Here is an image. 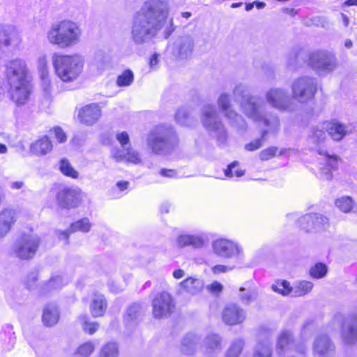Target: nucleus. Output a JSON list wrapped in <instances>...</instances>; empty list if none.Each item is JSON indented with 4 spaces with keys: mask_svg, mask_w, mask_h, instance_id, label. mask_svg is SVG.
Here are the masks:
<instances>
[{
    "mask_svg": "<svg viewBox=\"0 0 357 357\" xmlns=\"http://www.w3.org/2000/svg\"><path fill=\"white\" fill-rule=\"evenodd\" d=\"M6 77L10 86L8 91L10 99L17 105L26 103L32 87L24 61L18 59L10 61L6 68Z\"/></svg>",
    "mask_w": 357,
    "mask_h": 357,
    "instance_id": "nucleus-1",
    "label": "nucleus"
},
{
    "mask_svg": "<svg viewBox=\"0 0 357 357\" xmlns=\"http://www.w3.org/2000/svg\"><path fill=\"white\" fill-rule=\"evenodd\" d=\"M142 10L145 22L148 25L151 24V26L146 30V34L155 33L162 29L166 23L169 26L165 29V38H168L174 31L173 19L169 18L168 10L162 1L149 0L145 2Z\"/></svg>",
    "mask_w": 357,
    "mask_h": 357,
    "instance_id": "nucleus-2",
    "label": "nucleus"
},
{
    "mask_svg": "<svg viewBox=\"0 0 357 357\" xmlns=\"http://www.w3.org/2000/svg\"><path fill=\"white\" fill-rule=\"evenodd\" d=\"M81 29L79 25L69 20L53 24L47 33L49 43L61 48L70 47L79 40Z\"/></svg>",
    "mask_w": 357,
    "mask_h": 357,
    "instance_id": "nucleus-3",
    "label": "nucleus"
},
{
    "mask_svg": "<svg viewBox=\"0 0 357 357\" xmlns=\"http://www.w3.org/2000/svg\"><path fill=\"white\" fill-rule=\"evenodd\" d=\"M52 64L55 74L61 81L71 82L82 73L84 59L78 54H54Z\"/></svg>",
    "mask_w": 357,
    "mask_h": 357,
    "instance_id": "nucleus-4",
    "label": "nucleus"
},
{
    "mask_svg": "<svg viewBox=\"0 0 357 357\" xmlns=\"http://www.w3.org/2000/svg\"><path fill=\"white\" fill-rule=\"evenodd\" d=\"M178 143L174 132L162 125L155 126L147 137V146L156 155L173 150Z\"/></svg>",
    "mask_w": 357,
    "mask_h": 357,
    "instance_id": "nucleus-5",
    "label": "nucleus"
},
{
    "mask_svg": "<svg viewBox=\"0 0 357 357\" xmlns=\"http://www.w3.org/2000/svg\"><path fill=\"white\" fill-rule=\"evenodd\" d=\"M152 315L156 319L171 317L176 311V301L167 291L155 294L151 300Z\"/></svg>",
    "mask_w": 357,
    "mask_h": 357,
    "instance_id": "nucleus-6",
    "label": "nucleus"
},
{
    "mask_svg": "<svg viewBox=\"0 0 357 357\" xmlns=\"http://www.w3.org/2000/svg\"><path fill=\"white\" fill-rule=\"evenodd\" d=\"M305 64L317 73L332 72L337 66L335 56L326 50L311 52L305 61Z\"/></svg>",
    "mask_w": 357,
    "mask_h": 357,
    "instance_id": "nucleus-7",
    "label": "nucleus"
},
{
    "mask_svg": "<svg viewBox=\"0 0 357 357\" xmlns=\"http://www.w3.org/2000/svg\"><path fill=\"white\" fill-rule=\"evenodd\" d=\"M292 98L301 102H307L314 98L318 90L317 82L314 77L303 76L292 85Z\"/></svg>",
    "mask_w": 357,
    "mask_h": 357,
    "instance_id": "nucleus-8",
    "label": "nucleus"
},
{
    "mask_svg": "<svg viewBox=\"0 0 357 357\" xmlns=\"http://www.w3.org/2000/svg\"><path fill=\"white\" fill-rule=\"evenodd\" d=\"M40 243V238L31 234H23L15 243V255L21 260H30L35 257Z\"/></svg>",
    "mask_w": 357,
    "mask_h": 357,
    "instance_id": "nucleus-9",
    "label": "nucleus"
},
{
    "mask_svg": "<svg viewBox=\"0 0 357 357\" xmlns=\"http://www.w3.org/2000/svg\"><path fill=\"white\" fill-rule=\"evenodd\" d=\"M83 192L80 188L64 187L57 191L55 199L57 206L63 210L77 208L82 203Z\"/></svg>",
    "mask_w": 357,
    "mask_h": 357,
    "instance_id": "nucleus-10",
    "label": "nucleus"
},
{
    "mask_svg": "<svg viewBox=\"0 0 357 357\" xmlns=\"http://www.w3.org/2000/svg\"><path fill=\"white\" fill-rule=\"evenodd\" d=\"M328 218L319 213H309L297 220L298 228L305 232L322 231L329 227Z\"/></svg>",
    "mask_w": 357,
    "mask_h": 357,
    "instance_id": "nucleus-11",
    "label": "nucleus"
},
{
    "mask_svg": "<svg viewBox=\"0 0 357 357\" xmlns=\"http://www.w3.org/2000/svg\"><path fill=\"white\" fill-rule=\"evenodd\" d=\"M221 318L225 325L235 326L244 322L246 319L245 310L235 303H228L222 309Z\"/></svg>",
    "mask_w": 357,
    "mask_h": 357,
    "instance_id": "nucleus-12",
    "label": "nucleus"
},
{
    "mask_svg": "<svg viewBox=\"0 0 357 357\" xmlns=\"http://www.w3.org/2000/svg\"><path fill=\"white\" fill-rule=\"evenodd\" d=\"M102 116L101 107L98 103H90L81 107L78 112L79 121L86 126L96 123Z\"/></svg>",
    "mask_w": 357,
    "mask_h": 357,
    "instance_id": "nucleus-13",
    "label": "nucleus"
},
{
    "mask_svg": "<svg viewBox=\"0 0 357 357\" xmlns=\"http://www.w3.org/2000/svg\"><path fill=\"white\" fill-rule=\"evenodd\" d=\"M321 125L328 135L335 142L341 141L349 133L347 126L335 119L324 121Z\"/></svg>",
    "mask_w": 357,
    "mask_h": 357,
    "instance_id": "nucleus-14",
    "label": "nucleus"
},
{
    "mask_svg": "<svg viewBox=\"0 0 357 357\" xmlns=\"http://www.w3.org/2000/svg\"><path fill=\"white\" fill-rule=\"evenodd\" d=\"M61 319V310L58 304L48 303L44 305L41 316L43 324L48 328L56 326Z\"/></svg>",
    "mask_w": 357,
    "mask_h": 357,
    "instance_id": "nucleus-15",
    "label": "nucleus"
},
{
    "mask_svg": "<svg viewBox=\"0 0 357 357\" xmlns=\"http://www.w3.org/2000/svg\"><path fill=\"white\" fill-rule=\"evenodd\" d=\"M313 351L319 357H330L335 351V346L328 336L320 335L314 340Z\"/></svg>",
    "mask_w": 357,
    "mask_h": 357,
    "instance_id": "nucleus-16",
    "label": "nucleus"
},
{
    "mask_svg": "<svg viewBox=\"0 0 357 357\" xmlns=\"http://www.w3.org/2000/svg\"><path fill=\"white\" fill-rule=\"evenodd\" d=\"M17 221V212L10 208H5L0 212V237L6 236Z\"/></svg>",
    "mask_w": 357,
    "mask_h": 357,
    "instance_id": "nucleus-17",
    "label": "nucleus"
},
{
    "mask_svg": "<svg viewBox=\"0 0 357 357\" xmlns=\"http://www.w3.org/2000/svg\"><path fill=\"white\" fill-rule=\"evenodd\" d=\"M212 247L216 255L225 258L232 257L237 252L236 245L232 241L224 238L213 241Z\"/></svg>",
    "mask_w": 357,
    "mask_h": 357,
    "instance_id": "nucleus-18",
    "label": "nucleus"
},
{
    "mask_svg": "<svg viewBox=\"0 0 357 357\" xmlns=\"http://www.w3.org/2000/svg\"><path fill=\"white\" fill-rule=\"evenodd\" d=\"M21 41V37L15 28L11 26L0 27V47L11 45L17 47Z\"/></svg>",
    "mask_w": 357,
    "mask_h": 357,
    "instance_id": "nucleus-19",
    "label": "nucleus"
},
{
    "mask_svg": "<svg viewBox=\"0 0 357 357\" xmlns=\"http://www.w3.org/2000/svg\"><path fill=\"white\" fill-rule=\"evenodd\" d=\"M108 303L102 294H95L90 304V312L93 318L102 317L106 314Z\"/></svg>",
    "mask_w": 357,
    "mask_h": 357,
    "instance_id": "nucleus-20",
    "label": "nucleus"
},
{
    "mask_svg": "<svg viewBox=\"0 0 357 357\" xmlns=\"http://www.w3.org/2000/svg\"><path fill=\"white\" fill-rule=\"evenodd\" d=\"M52 142L47 135L40 137L30 146V151L36 155H44L52 150Z\"/></svg>",
    "mask_w": 357,
    "mask_h": 357,
    "instance_id": "nucleus-21",
    "label": "nucleus"
},
{
    "mask_svg": "<svg viewBox=\"0 0 357 357\" xmlns=\"http://www.w3.org/2000/svg\"><path fill=\"white\" fill-rule=\"evenodd\" d=\"M203 289L204 282L192 277H188L180 283V289L192 295L199 294Z\"/></svg>",
    "mask_w": 357,
    "mask_h": 357,
    "instance_id": "nucleus-22",
    "label": "nucleus"
},
{
    "mask_svg": "<svg viewBox=\"0 0 357 357\" xmlns=\"http://www.w3.org/2000/svg\"><path fill=\"white\" fill-rule=\"evenodd\" d=\"M287 96L280 89H270L266 94V99L268 102L273 107L283 109L286 107Z\"/></svg>",
    "mask_w": 357,
    "mask_h": 357,
    "instance_id": "nucleus-23",
    "label": "nucleus"
},
{
    "mask_svg": "<svg viewBox=\"0 0 357 357\" xmlns=\"http://www.w3.org/2000/svg\"><path fill=\"white\" fill-rule=\"evenodd\" d=\"M335 205L342 213H349L353 211L356 202L350 196H342L335 200Z\"/></svg>",
    "mask_w": 357,
    "mask_h": 357,
    "instance_id": "nucleus-24",
    "label": "nucleus"
},
{
    "mask_svg": "<svg viewBox=\"0 0 357 357\" xmlns=\"http://www.w3.org/2000/svg\"><path fill=\"white\" fill-rule=\"evenodd\" d=\"M59 171L65 176L77 179L79 178V172L72 166L67 158H61L59 161Z\"/></svg>",
    "mask_w": 357,
    "mask_h": 357,
    "instance_id": "nucleus-25",
    "label": "nucleus"
},
{
    "mask_svg": "<svg viewBox=\"0 0 357 357\" xmlns=\"http://www.w3.org/2000/svg\"><path fill=\"white\" fill-rule=\"evenodd\" d=\"M328 271V266L323 262H317L309 269L308 274L313 279L324 278Z\"/></svg>",
    "mask_w": 357,
    "mask_h": 357,
    "instance_id": "nucleus-26",
    "label": "nucleus"
},
{
    "mask_svg": "<svg viewBox=\"0 0 357 357\" xmlns=\"http://www.w3.org/2000/svg\"><path fill=\"white\" fill-rule=\"evenodd\" d=\"M294 337L291 332L282 331L278 337L276 349L278 351H284L285 348L293 342Z\"/></svg>",
    "mask_w": 357,
    "mask_h": 357,
    "instance_id": "nucleus-27",
    "label": "nucleus"
},
{
    "mask_svg": "<svg viewBox=\"0 0 357 357\" xmlns=\"http://www.w3.org/2000/svg\"><path fill=\"white\" fill-rule=\"evenodd\" d=\"M218 105L220 109L225 112V116L228 119H234L237 117L238 114L234 110L230 109V102L227 95L222 94L218 99Z\"/></svg>",
    "mask_w": 357,
    "mask_h": 357,
    "instance_id": "nucleus-28",
    "label": "nucleus"
},
{
    "mask_svg": "<svg viewBox=\"0 0 357 357\" xmlns=\"http://www.w3.org/2000/svg\"><path fill=\"white\" fill-rule=\"evenodd\" d=\"M314 285L313 283L307 280H301L296 282L293 287V292L295 296H303L310 293Z\"/></svg>",
    "mask_w": 357,
    "mask_h": 357,
    "instance_id": "nucleus-29",
    "label": "nucleus"
},
{
    "mask_svg": "<svg viewBox=\"0 0 357 357\" xmlns=\"http://www.w3.org/2000/svg\"><path fill=\"white\" fill-rule=\"evenodd\" d=\"M142 305L139 303H132L128 306L123 316L125 321L129 322L137 319L142 312Z\"/></svg>",
    "mask_w": 357,
    "mask_h": 357,
    "instance_id": "nucleus-30",
    "label": "nucleus"
},
{
    "mask_svg": "<svg viewBox=\"0 0 357 357\" xmlns=\"http://www.w3.org/2000/svg\"><path fill=\"white\" fill-rule=\"evenodd\" d=\"M317 153L326 158V167L328 169L335 170L338 168V162L341 160L339 155L336 154H329L323 150H317Z\"/></svg>",
    "mask_w": 357,
    "mask_h": 357,
    "instance_id": "nucleus-31",
    "label": "nucleus"
},
{
    "mask_svg": "<svg viewBox=\"0 0 357 357\" xmlns=\"http://www.w3.org/2000/svg\"><path fill=\"white\" fill-rule=\"evenodd\" d=\"M118 161L124 160L129 163L139 164L141 162V157L138 152L134 151L132 148H128L124 154L116 155Z\"/></svg>",
    "mask_w": 357,
    "mask_h": 357,
    "instance_id": "nucleus-32",
    "label": "nucleus"
},
{
    "mask_svg": "<svg viewBox=\"0 0 357 357\" xmlns=\"http://www.w3.org/2000/svg\"><path fill=\"white\" fill-rule=\"evenodd\" d=\"M224 174L227 178L241 177L245 174V170L240 168L238 161L234 160L227 166Z\"/></svg>",
    "mask_w": 357,
    "mask_h": 357,
    "instance_id": "nucleus-33",
    "label": "nucleus"
},
{
    "mask_svg": "<svg viewBox=\"0 0 357 357\" xmlns=\"http://www.w3.org/2000/svg\"><path fill=\"white\" fill-rule=\"evenodd\" d=\"M272 289L282 296H287L293 292V287L285 280H277L272 285Z\"/></svg>",
    "mask_w": 357,
    "mask_h": 357,
    "instance_id": "nucleus-34",
    "label": "nucleus"
},
{
    "mask_svg": "<svg viewBox=\"0 0 357 357\" xmlns=\"http://www.w3.org/2000/svg\"><path fill=\"white\" fill-rule=\"evenodd\" d=\"M119 354L118 344L109 342L105 344L100 349V357H118Z\"/></svg>",
    "mask_w": 357,
    "mask_h": 357,
    "instance_id": "nucleus-35",
    "label": "nucleus"
},
{
    "mask_svg": "<svg viewBox=\"0 0 357 357\" xmlns=\"http://www.w3.org/2000/svg\"><path fill=\"white\" fill-rule=\"evenodd\" d=\"M271 346L264 342H259L255 349L252 357H272Z\"/></svg>",
    "mask_w": 357,
    "mask_h": 357,
    "instance_id": "nucleus-36",
    "label": "nucleus"
},
{
    "mask_svg": "<svg viewBox=\"0 0 357 357\" xmlns=\"http://www.w3.org/2000/svg\"><path fill=\"white\" fill-rule=\"evenodd\" d=\"M326 131L324 129L322 126L321 128L318 127L313 128L312 129L310 138L312 143L317 146L324 143L326 139Z\"/></svg>",
    "mask_w": 357,
    "mask_h": 357,
    "instance_id": "nucleus-37",
    "label": "nucleus"
},
{
    "mask_svg": "<svg viewBox=\"0 0 357 357\" xmlns=\"http://www.w3.org/2000/svg\"><path fill=\"white\" fill-rule=\"evenodd\" d=\"M134 80V74L130 69H126L121 74H120L116 81L118 86H128L130 85Z\"/></svg>",
    "mask_w": 357,
    "mask_h": 357,
    "instance_id": "nucleus-38",
    "label": "nucleus"
},
{
    "mask_svg": "<svg viewBox=\"0 0 357 357\" xmlns=\"http://www.w3.org/2000/svg\"><path fill=\"white\" fill-rule=\"evenodd\" d=\"M70 231L73 232H88L91 229V223L87 218H84L70 224Z\"/></svg>",
    "mask_w": 357,
    "mask_h": 357,
    "instance_id": "nucleus-39",
    "label": "nucleus"
},
{
    "mask_svg": "<svg viewBox=\"0 0 357 357\" xmlns=\"http://www.w3.org/2000/svg\"><path fill=\"white\" fill-rule=\"evenodd\" d=\"M244 341L238 340L234 341L229 347L225 357H239L244 347Z\"/></svg>",
    "mask_w": 357,
    "mask_h": 357,
    "instance_id": "nucleus-40",
    "label": "nucleus"
},
{
    "mask_svg": "<svg viewBox=\"0 0 357 357\" xmlns=\"http://www.w3.org/2000/svg\"><path fill=\"white\" fill-rule=\"evenodd\" d=\"M95 350L94 344L91 341H88L81 344L76 349L75 354L80 357H88Z\"/></svg>",
    "mask_w": 357,
    "mask_h": 357,
    "instance_id": "nucleus-41",
    "label": "nucleus"
},
{
    "mask_svg": "<svg viewBox=\"0 0 357 357\" xmlns=\"http://www.w3.org/2000/svg\"><path fill=\"white\" fill-rule=\"evenodd\" d=\"M199 243H200L199 240L189 235L179 236L176 240V243L179 248H184L188 245L197 246Z\"/></svg>",
    "mask_w": 357,
    "mask_h": 357,
    "instance_id": "nucleus-42",
    "label": "nucleus"
},
{
    "mask_svg": "<svg viewBox=\"0 0 357 357\" xmlns=\"http://www.w3.org/2000/svg\"><path fill=\"white\" fill-rule=\"evenodd\" d=\"M80 319L82 320V327L86 333L93 335L98 330L99 324L98 322L89 321L86 320L85 316L81 317Z\"/></svg>",
    "mask_w": 357,
    "mask_h": 357,
    "instance_id": "nucleus-43",
    "label": "nucleus"
},
{
    "mask_svg": "<svg viewBox=\"0 0 357 357\" xmlns=\"http://www.w3.org/2000/svg\"><path fill=\"white\" fill-rule=\"evenodd\" d=\"M344 340L347 343L353 344L357 340V323L355 321L350 324L344 335Z\"/></svg>",
    "mask_w": 357,
    "mask_h": 357,
    "instance_id": "nucleus-44",
    "label": "nucleus"
},
{
    "mask_svg": "<svg viewBox=\"0 0 357 357\" xmlns=\"http://www.w3.org/2000/svg\"><path fill=\"white\" fill-rule=\"evenodd\" d=\"M278 152V147L269 146L259 152V158L261 161H267L275 158Z\"/></svg>",
    "mask_w": 357,
    "mask_h": 357,
    "instance_id": "nucleus-45",
    "label": "nucleus"
},
{
    "mask_svg": "<svg viewBox=\"0 0 357 357\" xmlns=\"http://www.w3.org/2000/svg\"><path fill=\"white\" fill-rule=\"evenodd\" d=\"M54 280L51 279L45 282H44L39 290V294L41 296H46L48 293H50L52 290L55 288L54 286Z\"/></svg>",
    "mask_w": 357,
    "mask_h": 357,
    "instance_id": "nucleus-46",
    "label": "nucleus"
},
{
    "mask_svg": "<svg viewBox=\"0 0 357 357\" xmlns=\"http://www.w3.org/2000/svg\"><path fill=\"white\" fill-rule=\"evenodd\" d=\"M248 105H249L250 110L246 114V115L249 118H251V119H254L255 121L260 120V114H259V112L258 109V107L256 105V103L249 102Z\"/></svg>",
    "mask_w": 357,
    "mask_h": 357,
    "instance_id": "nucleus-47",
    "label": "nucleus"
},
{
    "mask_svg": "<svg viewBox=\"0 0 357 357\" xmlns=\"http://www.w3.org/2000/svg\"><path fill=\"white\" fill-rule=\"evenodd\" d=\"M263 145L262 138L255 139L245 145V149L248 151L252 152L258 150Z\"/></svg>",
    "mask_w": 357,
    "mask_h": 357,
    "instance_id": "nucleus-48",
    "label": "nucleus"
},
{
    "mask_svg": "<svg viewBox=\"0 0 357 357\" xmlns=\"http://www.w3.org/2000/svg\"><path fill=\"white\" fill-rule=\"evenodd\" d=\"M51 130L54 132L55 138L59 143H64L66 141V135L61 128L56 126L54 127Z\"/></svg>",
    "mask_w": 357,
    "mask_h": 357,
    "instance_id": "nucleus-49",
    "label": "nucleus"
},
{
    "mask_svg": "<svg viewBox=\"0 0 357 357\" xmlns=\"http://www.w3.org/2000/svg\"><path fill=\"white\" fill-rule=\"evenodd\" d=\"M206 288L211 294L215 295H218L223 290L222 284L218 281H213Z\"/></svg>",
    "mask_w": 357,
    "mask_h": 357,
    "instance_id": "nucleus-50",
    "label": "nucleus"
},
{
    "mask_svg": "<svg viewBox=\"0 0 357 357\" xmlns=\"http://www.w3.org/2000/svg\"><path fill=\"white\" fill-rule=\"evenodd\" d=\"M116 139L121 146H124L130 144V137L126 131H122L116 135Z\"/></svg>",
    "mask_w": 357,
    "mask_h": 357,
    "instance_id": "nucleus-51",
    "label": "nucleus"
},
{
    "mask_svg": "<svg viewBox=\"0 0 357 357\" xmlns=\"http://www.w3.org/2000/svg\"><path fill=\"white\" fill-rule=\"evenodd\" d=\"M234 268V266H227L222 264H217L211 268L212 273L214 275L227 273Z\"/></svg>",
    "mask_w": 357,
    "mask_h": 357,
    "instance_id": "nucleus-52",
    "label": "nucleus"
},
{
    "mask_svg": "<svg viewBox=\"0 0 357 357\" xmlns=\"http://www.w3.org/2000/svg\"><path fill=\"white\" fill-rule=\"evenodd\" d=\"M216 116V112L213 109H208L204 113V121L206 126H210L211 121Z\"/></svg>",
    "mask_w": 357,
    "mask_h": 357,
    "instance_id": "nucleus-53",
    "label": "nucleus"
},
{
    "mask_svg": "<svg viewBox=\"0 0 357 357\" xmlns=\"http://www.w3.org/2000/svg\"><path fill=\"white\" fill-rule=\"evenodd\" d=\"M220 344V340L218 337L213 336L208 339L207 347L210 350H213L215 349L219 348Z\"/></svg>",
    "mask_w": 357,
    "mask_h": 357,
    "instance_id": "nucleus-54",
    "label": "nucleus"
},
{
    "mask_svg": "<svg viewBox=\"0 0 357 357\" xmlns=\"http://www.w3.org/2000/svg\"><path fill=\"white\" fill-rule=\"evenodd\" d=\"M38 276L33 273H31L25 279L24 284L26 289H31L33 285L38 281Z\"/></svg>",
    "mask_w": 357,
    "mask_h": 357,
    "instance_id": "nucleus-55",
    "label": "nucleus"
},
{
    "mask_svg": "<svg viewBox=\"0 0 357 357\" xmlns=\"http://www.w3.org/2000/svg\"><path fill=\"white\" fill-rule=\"evenodd\" d=\"M307 351V347L305 342H300L294 346V351L298 355H305Z\"/></svg>",
    "mask_w": 357,
    "mask_h": 357,
    "instance_id": "nucleus-56",
    "label": "nucleus"
},
{
    "mask_svg": "<svg viewBox=\"0 0 357 357\" xmlns=\"http://www.w3.org/2000/svg\"><path fill=\"white\" fill-rule=\"evenodd\" d=\"M176 171L173 169H161L160 171V174L164 177L167 178H174L176 176Z\"/></svg>",
    "mask_w": 357,
    "mask_h": 357,
    "instance_id": "nucleus-57",
    "label": "nucleus"
},
{
    "mask_svg": "<svg viewBox=\"0 0 357 357\" xmlns=\"http://www.w3.org/2000/svg\"><path fill=\"white\" fill-rule=\"evenodd\" d=\"M73 233L70 231V226L68 230H62L58 231V236L61 240H65L66 243H68L69 237L70 234Z\"/></svg>",
    "mask_w": 357,
    "mask_h": 357,
    "instance_id": "nucleus-58",
    "label": "nucleus"
},
{
    "mask_svg": "<svg viewBox=\"0 0 357 357\" xmlns=\"http://www.w3.org/2000/svg\"><path fill=\"white\" fill-rule=\"evenodd\" d=\"M130 183L127 181H120L116 183V186L121 191H124L128 189Z\"/></svg>",
    "mask_w": 357,
    "mask_h": 357,
    "instance_id": "nucleus-59",
    "label": "nucleus"
},
{
    "mask_svg": "<svg viewBox=\"0 0 357 357\" xmlns=\"http://www.w3.org/2000/svg\"><path fill=\"white\" fill-rule=\"evenodd\" d=\"M282 12L283 13L291 15L292 17H294L298 13L297 10L294 8H284L282 9Z\"/></svg>",
    "mask_w": 357,
    "mask_h": 357,
    "instance_id": "nucleus-60",
    "label": "nucleus"
},
{
    "mask_svg": "<svg viewBox=\"0 0 357 357\" xmlns=\"http://www.w3.org/2000/svg\"><path fill=\"white\" fill-rule=\"evenodd\" d=\"M24 184L23 181H19L13 182L10 185V187L14 190H20L24 186Z\"/></svg>",
    "mask_w": 357,
    "mask_h": 357,
    "instance_id": "nucleus-61",
    "label": "nucleus"
},
{
    "mask_svg": "<svg viewBox=\"0 0 357 357\" xmlns=\"http://www.w3.org/2000/svg\"><path fill=\"white\" fill-rule=\"evenodd\" d=\"M173 276L176 279H180L184 276V271L182 269H176L173 272Z\"/></svg>",
    "mask_w": 357,
    "mask_h": 357,
    "instance_id": "nucleus-62",
    "label": "nucleus"
},
{
    "mask_svg": "<svg viewBox=\"0 0 357 357\" xmlns=\"http://www.w3.org/2000/svg\"><path fill=\"white\" fill-rule=\"evenodd\" d=\"M158 63V54H153L149 59V66H153Z\"/></svg>",
    "mask_w": 357,
    "mask_h": 357,
    "instance_id": "nucleus-63",
    "label": "nucleus"
},
{
    "mask_svg": "<svg viewBox=\"0 0 357 357\" xmlns=\"http://www.w3.org/2000/svg\"><path fill=\"white\" fill-rule=\"evenodd\" d=\"M343 6H357V0H346L343 3Z\"/></svg>",
    "mask_w": 357,
    "mask_h": 357,
    "instance_id": "nucleus-64",
    "label": "nucleus"
}]
</instances>
